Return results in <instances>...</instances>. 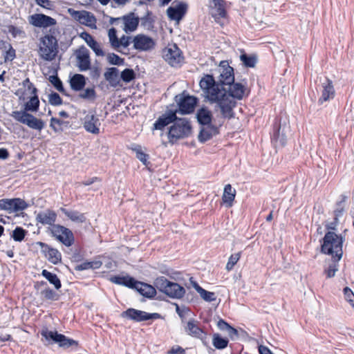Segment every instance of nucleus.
<instances>
[{"instance_id": "nucleus-1", "label": "nucleus", "mask_w": 354, "mask_h": 354, "mask_svg": "<svg viewBox=\"0 0 354 354\" xmlns=\"http://www.w3.org/2000/svg\"><path fill=\"white\" fill-rule=\"evenodd\" d=\"M199 85L205 98L212 103H216L223 118L230 119L234 117L233 109L236 104L234 99L241 100L243 97L245 85L234 82L220 88L211 75H205L201 80Z\"/></svg>"}, {"instance_id": "nucleus-2", "label": "nucleus", "mask_w": 354, "mask_h": 354, "mask_svg": "<svg viewBox=\"0 0 354 354\" xmlns=\"http://www.w3.org/2000/svg\"><path fill=\"white\" fill-rule=\"evenodd\" d=\"M29 100L24 104V109L12 111L10 114L16 121L28 126L29 128L41 131L45 127V122L28 112H37L39 107V100L37 95L28 97Z\"/></svg>"}, {"instance_id": "nucleus-3", "label": "nucleus", "mask_w": 354, "mask_h": 354, "mask_svg": "<svg viewBox=\"0 0 354 354\" xmlns=\"http://www.w3.org/2000/svg\"><path fill=\"white\" fill-rule=\"evenodd\" d=\"M344 238L333 232H328L323 238L321 251L324 254L330 255L332 259L339 261L343 254L342 245Z\"/></svg>"}, {"instance_id": "nucleus-4", "label": "nucleus", "mask_w": 354, "mask_h": 354, "mask_svg": "<svg viewBox=\"0 0 354 354\" xmlns=\"http://www.w3.org/2000/svg\"><path fill=\"white\" fill-rule=\"evenodd\" d=\"M59 52L57 39L51 35H46L39 39L38 54L45 61H53Z\"/></svg>"}, {"instance_id": "nucleus-5", "label": "nucleus", "mask_w": 354, "mask_h": 354, "mask_svg": "<svg viewBox=\"0 0 354 354\" xmlns=\"http://www.w3.org/2000/svg\"><path fill=\"white\" fill-rule=\"evenodd\" d=\"M41 335L44 339L46 343L45 345L56 343L60 348L68 349L69 348H77L78 342L76 340L71 339L63 334L58 333L56 330H49L47 328H43L41 332Z\"/></svg>"}, {"instance_id": "nucleus-6", "label": "nucleus", "mask_w": 354, "mask_h": 354, "mask_svg": "<svg viewBox=\"0 0 354 354\" xmlns=\"http://www.w3.org/2000/svg\"><path fill=\"white\" fill-rule=\"evenodd\" d=\"M192 133V126L187 118H176L168 132L169 142L174 144L180 139L187 138Z\"/></svg>"}, {"instance_id": "nucleus-7", "label": "nucleus", "mask_w": 354, "mask_h": 354, "mask_svg": "<svg viewBox=\"0 0 354 354\" xmlns=\"http://www.w3.org/2000/svg\"><path fill=\"white\" fill-rule=\"evenodd\" d=\"M154 285L160 292L166 294L171 298L180 299L185 293V290L183 287L177 283L169 281L165 277L156 278Z\"/></svg>"}, {"instance_id": "nucleus-8", "label": "nucleus", "mask_w": 354, "mask_h": 354, "mask_svg": "<svg viewBox=\"0 0 354 354\" xmlns=\"http://www.w3.org/2000/svg\"><path fill=\"white\" fill-rule=\"evenodd\" d=\"M175 101L178 106V112L181 114H189L194 111L198 99L183 92L175 96Z\"/></svg>"}, {"instance_id": "nucleus-9", "label": "nucleus", "mask_w": 354, "mask_h": 354, "mask_svg": "<svg viewBox=\"0 0 354 354\" xmlns=\"http://www.w3.org/2000/svg\"><path fill=\"white\" fill-rule=\"evenodd\" d=\"M50 232L55 239L66 247L71 246L75 241L72 231L61 225H54L50 228Z\"/></svg>"}, {"instance_id": "nucleus-10", "label": "nucleus", "mask_w": 354, "mask_h": 354, "mask_svg": "<svg viewBox=\"0 0 354 354\" xmlns=\"http://www.w3.org/2000/svg\"><path fill=\"white\" fill-rule=\"evenodd\" d=\"M219 76L216 84H219L220 88L233 83L234 81V68L230 66L228 61L223 60L218 66Z\"/></svg>"}, {"instance_id": "nucleus-11", "label": "nucleus", "mask_w": 354, "mask_h": 354, "mask_svg": "<svg viewBox=\"0 0 354 354\" xmlns=\"http://www.w3.org/2000/svg\"><path fill=\"white\" fill-rule=\"evenodd\" d=\"M85 115L82 119V122L84 129L91 133L97 135L100 133L101 122L95 111H88L84 112Z\"/></svg>"}, {"instance_id": "nucleus-12", "label": "nucleus", "mask_w": 354, "mask_h": 354, "mask_svg": "<svg viewBox=\"0 0 354 354\" xmlns=\"http://www.w3.org/2000/svg\"><path fill=\"white\" fill-rule=\"evenodd\" d=\"M185 331L188 335L199 339L205 346H207V333L201 328L198 321L190 319L185 326Z\"/></svg>"}, {"instance_id": "nucleus-13", "label": "nucleus", "mask_w": 354, "mask_h": 354, "mask_svg": "<svg viewBox=\"0 0 354 354\" xmlns=\"http://www.w3.org/2000/svg\"><path fill=\"white\" fill-rule=\"evenodd\" d=\"M211 3V15L214 21L223 26L227 21V14L225 9L226 2L224 0H209Z\"/></svg>"}, {"instance_id": "nucleus-14", "label": "nucleus", "mask_w": 354, "mask_h": 354, "mask_svg": "<svg viewBox=\"0 0 354 354\" xmlns=\"http://www.w3.org/2000/svg\"><path fill=\"white\" fill-rule=\"evenodd\" d=\"M162 57L171 66H177L183 62V57L176 44L168 45L162 50Z\"/></svg>"}, {"instance_id": "nucleus-15", "label": "nucleus", "mask_w": 354, "mask_h": 354, "mask_svg": "<svg viewBox=\"0 0 354 354\" xmlns=\"http://www.w3.org/2000/svg\"><path fill=\"white\" fill-rule=\"evenodd\" d=\"M121 317L136 322H140L149 319H158L160 317V315L158 313H148L142 310L131 308L123 311L121 313Z\"/></svg>"}, {"instance_id": "nucleus-16", "label": "nucleus", "mask_w": 354, "mask_h": 354, "mask_svg": "<svg viewBox=\"0 0 354 354\" xmlns=\"http://www.w3.org/2000/svg\"><path fill=\"white\" fill-rule=\"evenodd\" d=\"M133 47L135 50L140 52H149L153 50L156 47L155 40L146 35L138 34L133 37Z\"/></svg>"}, {"instance_id": "nucleus-17", "label": "nucleus", "mask_w": 354, "mask_h": 354, "mask_svg": "<svg viewBox=\"0 0 354 354\" xmlns=\"http://www.w3.org/2000/svg\"><path fill=\"white\" fill-rule=\"evenodd\" d=\"M321 84L319 85L318 91L321 96L318 100L319 104H323L325 102L333 100L335 95V91L332 80L325 77L320 80Z\"/></svg>"}, {"instance_id": "nucleus-18", "label": "nucleus", "mask_w": 354, "mask_h": 354, "mask_svg": "<svg viewBox=\"0 0 354 354\" xmlns=\"http://www.w3.org/2000/svg\"><path fill=\"white\" fill-rule=\"evenodd\" d=\"M27 207V203L19 198H3L0 200V209L5 210L8 213L22 211L26 209Z\"/></svg>"}, {"instance_id": "nucleus-19", "label": "nucleus", "mask_w": 354, "mask_h": 354, "mask_svg": "<svg viewBox=\"0 0 354 354\" xmlns=\"http://www.w3.org/2000/svg\"><path fill=\"white\" fill-rule=\"evenodd\" d=\"M187 8L185 2L174 1L167 10V16L171 20L179 22L186 14Z\"/></svg>"}, {"instance_id": "nucleus-20", "label": "nucleus", "mask_w": 354, "mask_h": 354, "mask_svg": "<svg viewBox=\"0 0 354 354\" xmlns=\"http://www.w3.org/2000/svg\"><path fill=\"white\" fill-rule=\"evenodd\" d=\"M68 12L80 24L91 28L95 27L96 19L91 12L86 10L77 11L71 8L68 9Z\"/></svg>"}, {"instance_id": "nucleus-21", "label": "nucleus", "mask_w": 354, "mask_h": 354, "mask_svg": "<svg viewBox=\"0 0 354 354\" xmlns=\"http://www.w3.org/2000/svg\"><path fill=\"white\" fill-rule=\"evenodd\" d=\"M36 245L41 248V252L51 263L57 264L61 261L62 254L57 249L53 248L48 244L41 241L37 242Z\"/></svg>"}, {"instance_id": "nucleus-22", "label": "nucleus", "mask_w": 354, "mask_h": 354, "mask_svg": "<svg viewBox=\"0 0 354 354\" xmlns=\"http://www.w3.org/2000/svg\"><path fill=\"white\" fill-rule=\"evenodd\" d=\"M115 21H117L118 25H121L122 29L126 32L134 31L139 24L138 17H136L133 13H130L122 18H117L115 19Z\"/></svg>"}, {"instance_id": "nucleus-23", "label": "nucleus", "mask_w": 354, "mask_h": 354, "mask_svg": "<svg viewBox=\"0 0 354 354\" xmlns=\"http://www.w3.org/2000/svg\"><path fill=\"white\" fill-rule=\"evenodd\" d=\"M77 66L80 71H86L91 67V59L88 50L84 47H80L75 53Z\"/></svg>"}, {"instance_id": "nucleus-24", "label": "nucleus", "mask_w": 354, "mask_h": 354, "mask_svg": "<svg viewBox=\"0 0 354 354\" xmlns=\"http://www.w3.org/2000/svg\"><path fill=\"white\" fill-rule=\"evenodd\" d=\"M30 24L35 27L47 28L56 24L55 19L44 14H35L30 17Z\"/></svg>"}, {"instance_id": "nucleus-25", "label": "nucleus", "mask_w": 354, "mask_h": 354, "mask_svg": "<svg viewBox=\"0 0 354 354\" xmlns=\"http://www.w3.org/2000/svg\"><path fill=\"white\" fill-rule=\"evenodd\" d=\"M37 88L30 82L29 78H26L22 82L21 87L19 88L16 95L19 96V100H25L28 97L37 95Z\"/></svg>"}, {"instance_id": "nucleus-26", "label": "nucleus", "mask_w": 354, "mask_h": 354, "mask_svg": "<svg viewBox=\"0 0 354 354\" xmlns=\"http://www.w3.org/2000/svg\"><path fill=\"white\" fill-rule=\"evenodd\" d=\"M177 109L175 111L169 110L162 114L154 123V129L161 130L167 125L174 122L177 118Z\"/></svg>"}, {"instance_id": "nucleus-27", "label": "nucleus", "mask_w": 354, "mask_h": 354, "mask_svg": "<svg viewBox=\"0 0 354 354\" xmlns=\"http://www.w3.org/2000/svg\"><path fill=\"white\" fill-rule=\"evenodd\" d=\"M286 127H281L280 124L274 127V131L272 136V141L276 147H283L287 142Z\"/></svg>"}, {"instance_id": "nucleus-28", "label": "nucleus", "mask_w": 354, "mask_h": 354, "mask_svg": "<svg viewBox=\"0 0 354 354\" xmlns=\"http://www.w3.org/2000/svg\"><path fill=\"white\" fill-rule=\"evenodd\" d=\"M134 285L133 286V289H136L140 295L144 297L151 298L156 295V290L155 288L147 283L140 282L135 280Z\"/></svg>"}, {"instance_id": "nucleus-29", "label": "nucleus", "mask_w": 354, "mask_h": 354, "mask_svg": "<svg viewBox=\"0 0 354 354\" xmlns=\"http://www.w3.org/2000/svg\"><path fill=\"white\" fill-rule=\"evenodd\" d=\"M57 214L54 211L47 209L39 212L36 216V221L42 225H49L52 227L56 221Z\"/></svg>"}, {"instance_id": "nucleus-30", "label": "nucleus", "mask_w": 354, "mask_h": 354, "mask_svg": "<svg viewBox=\"0 0 354 354\" xmlns=\"http://www.w3.org/2000/svg\"><path fill=\"white\" fill-rule=\"evenodd\" d=\"M203 126L198 135V140L202 142L209 140L218 133V127L212 123Z\"/></svg>"}, {"instance_id": "nucleus-31", "label": "nucleus", "mask_w": 354, "mask_h": 354, "mask_svg": "<svg viewBox=\"0 0 354 354\" xmlns=\"http://www.w3.org/2000/svg\"><path fill=\"white\" fill-rule=\"evenodd\" d=\"M105 80L113 87H116L120 84L119 70L115 67L107 68L104 74Z\"/></svg>"}, {"instance_id": "nucleus-32", "label": "nucleus", "mask_w": 354, "mask_h": 354, "mask_svg": "<svg viewBox=\"0 0 354 354\" xmlns=\"http://www.w3.org/2000/svg\"><path fill=\"white\" fill-rule=\"evenodd\" d=\"M196 118L198 123L201 125H206L212 123V113L206 107L199 109L196 113Z\"/></svg>"}, {"instance_id": "nucleus-33", "label": "nucleus", "mask_w": 354, "mask_h": 354, "mask_svg": "<svg viewBox=\"0 0 354 354\" xmlns=\"http://www.w3.org/2000/svg\"><path fill=\"white\" fill-rule=\"evenodd\" d=\"M235 196V189L232 188L230 184L226 185L224 187L222 200L227 207H230L232 206Z\"/></svg>"}, {"instance_id": "nucleus-34", "label": "nucleus", "mask_w": 354, "mask_h": 354, "mask_svg": "<svg viewBox=\"0 0 354 354\" xmlns=\"http://www.w3.org/2000/svg\"><path fill=\"white\" fill-rule=\"evenodd\" d=\"M71 88L75 91H81L86 85V79L83 75L75 74L70 80Z\"/></svg>"}, {"instance_id": "nucleus-35", "label": "nucleus", "mask_w": 354, "mask_h": 354, "mask_svg": "<svg viewBox=\"0 0 354 354\" xmlns=\"http://www.w3.org/2000/svg\"><path fill=\"white\" fill-rule=\"evenodd\" d=\"M60 210L64 213L70 220L73 222L82 223L86 220L84 214L80 213L77 211L68 210L65 208H61Z\"/></svg>"}, {"instance_id": "nucleus-36", "label": "nucleus", "mask_w": 354, "mask_h": 354, "mask_svg": "<svg viewBox=\"0 0 354 354\" xmlns=\"http://www.w3.org/2000/svg\"><path fill=\"white\" fill-rule=\"evenodd\" d=\"M109 280L113 283L132 288L136 279L129 276H113Z\"/></svg>"}, {"instance_id": "nucleus-37", "label": "nucleus", "mask_w": 354, "mask_h": 354, "mask_svg": "<svg viewBox=\"0 0 354 354\" xmlns=\"http://www.w3.org/2000/svg\"><path fill=\"white\" fill-rule=\"evenodd\" d=\"M41 274L49 281V283L53 284L57 290H59L62 287L61 281L57 274H53L47 270H43Z\"/></svg>"}, {"instance_id": "nucleus-38", "label": "nucleus", "mask_w": 354, "mask_h": 354, "mask_svg": "<svg viewBox=\"0 0 354 354\" xmlns=\"http://www.w3.org/2000/svg\"><path fill=\"white\" fill-rule=\"evenodd\" d=\"M78 97L81 99L93 102L96 98V92L93 88H86L78 94Z\"/></svg>"}, {"instance_id": "nucleus-39", "label": "nucleus", "mask_w": 354, "mask_h": 354, "mask_svg": "<svg viewBox=\"0 0 354 354\" xmlns=\"http://www.w3.org/2000/svg\"><path fill=\"white\" fill-rule=\"evenodd\" d=\"M212 344L217 349H223L227 346L228 339L221 337L218 334L213 335Z\"/></svg>"}, {"instance_id": "nucleus-40", "label": "nucleus", "mask_w": 354, "mask_h": 354, "mask_svg": "<svg viewBox=\"0 0 354 354\" xmlns=\"http://www.w3.org/2000/svg\"><path fill=\"white\" fill-rule=\"evenodd\" d=\"M136 77L135 72L131 68H125L122 71L120 80L121 79L124 82H130Z\"/></svg>"}, {"instance_id": "nucleus-41", "label": "nucleus", "mask_w": 354, "mask_h": 354, "mask_svg": "<svg viewBox=\"0 0 354 354\" xmlns=\"http://www.w3.org/2000/svg\"><path fill=\"white\" fill-rule=\"evenodd\" d=\"M240 59L246 67H254L257 63V59L254 56H249L246 54L241 55Z\"/></svg>"}, {"instance_id": "nucleus-42", "label": "nucleus", "mask_w": 354, "mask_h": 354, "mask_svg": "<svg viewBox=\"0 0 354 354\" xmlns=\"http://www.w3.org/2000/svg\"><path fill=\"white\" fill-rule=\"evenodd\" d=\"M27 232L21 227H17L12 234V237L15 241L21 242L25 237Z\"/></svg>"}, {"instance_id": "nucleus-43", "label": "nucleus", "mask_w": 354, "mask_h": 354, "mask_svg": "<svg viewBox=\"0 0 354 354\" xmlns=\"http://www.w3.org/2000/svg\"><path fill=\"white\" fill-rule=\"evenodd\" d=\"M106 58L109 63L112 65L121 66L124 63V59L121 58L115 53H108Z\"/></svg>"}, {"instance_id": "nucleus-44", "label": "nucleus", "mask_w": 354, "mask_h": 354, "mask_svg": "<svg viewBox=\"0 0 354 354\" xmlns=\"http://www.w3.org/2000/svg\"><path fill=\"white\" fill-rule=\"evenodd\" d=\"M67 122L63 121V120H61L58 118H52L50 119V127L55 131V132H59V131H63V128H62V125L64 124H66Z\"/></svg>"}, {"instance_id": "nucleus-45", "label": "nucleus", "mask_w": 354, "mask_h": 354, "mask_svg": "<svg viewBox=\"0 0 354 354\" xmlns=\"http://www.w3.org/2000/svg\"><path fill=\"white\" fill-rule=\"evenodd\" d=\"M108 36L111 46L114 49H117L119 39L117 37L116 30L114 28L109 29Z\"/></svg>"}, {"instance_id": "nucleus-46", "label": "nucleus", "mask_w": 354, "mask_h": 354, "mask_svg": "<svg viewBox=\"0 0 354 354\" xmlns=\"http://www.w3.org/2000/svg\"><path fill=\"white\" fill-rule=\"evenodd\" d=\"M41 295L48 300L55 301L58 299L57 294L52 289L47 288L41 291Z\"/></svg>"}, {"instance_id": "nucleus-47", "label": "nucleus", "mask_w": 354, "mask_h": 354, "mask_svg": "<svg viewBox=\"0 0 354 354\" xmlns=\"http://www.w3.org/2000/svg\"><path fill=\"white\" fill-rule=\"evenodd\" d=\"M241 252H237L232 254L228 259V261L226 264V270L230 271L233 269L234 266L236 264L238 261L240 259Z\"/></svg>"}, {"instance_id": "nucleus-48", "label": "nucleus", "mask_w": 354, "mask_h": 354, "mask_svg": "<svg viewBox=\"0 0 354 354\" xmlns=\"http://www.w3.org/2000/svg\"><path fill=\"white\" fill-rule=\"evenodd\" d=\"M333 262L329 265L328 268L325 269L324 272L326 274L328 278H331L335 276V272L338 270V264L337 262L339 261H336L335 259H333Z\"/></svg>"}, {"instance_id": "nucleus-49", "label": "nucleus", "mask_w": 354, "mask_h": 354, "mask_svg": "<svg viewBox=\"0 0 354 354\" xmlns=\"http://www.w3.org/2000/svg\"><path fill=\"white\" fill-rule=\"evenodd\" d=\"M49 81L54 86V87L60 93L64 92V88L62 82L57 75H51L49 77Z\"/></svg>"}, {"instance_id": "nucleus-50", "label": "nucleus", "mask_w": 354, "mask_h": 354, "mask_svg": "<svg viewBox=\"0 0 354 354\" xmlns=\"http://www.w3.org/2000/svg\"><path fill=\"white\" fill-rule=\"evenodd\" d=\"M133 151H135L136 153V158L140 160L144 165H147L149 156L141 150L140 146H136L135 148H133Z\"/></svg>"}, {"instance_id": "nucleus-51", "label": "nucleus", "mask_w": 354, "mask_h": 354, "mask_svg": "<svg viewBox=\"0 0 354 354\" xmlns=\"http://www.w3.org/2000/svg\"><path fill=\"white\" fill-rule=\"evenodd\" d=\"M133 37L129 36H125L123 35L120 39L118 40V44L116 50L121 52V50H119L120 47L122 48H127L128 47L130 44L132 43Z\"/></svg>"}, {"instance_id": "nucleus-52", "label": "nucleus", "mask_w": 354, "mask_h": 354, "mask_svg": "<svg viewBox=\"0 0 354 354\" xmlns=\"http://www.w3.org/2000/svg\"><path fill=\"white\" fill-rule=\"evenodd\" d=\"M48 102L51 105L58 106L62 104V100L59 95L53 92L48 95Z\"/></svg>"}, {"instance_id": "nucleus-53", "label": "nucleus", "mask_w": 354, "mask_h": 354, "mask_svg": "<svg viewBox=\"0 0 354 354\" xmlns=\"http://www.w3.org/2000/svg\"><path fill=\"white\" fill-rule=\"evenodd\" d=\"M199 295L206 301L211 302L216 300L215 294L212 292H209L205 289H203L199 292Z\"/></svg>"}, {"instance_id": "nucleus-54", "label": "nucleus", "mask_w": 354, "mask_h": 354, "mask_svg": "<svg viewBox=\"0 0 354 354\" xmlns=\"http://www.w3.org/2000/svg\"><path fill=\"white\" fill-rule=\"evenodd\" d=\"M343 291L345 299L351 306L354 307V293L353 291L348 287L344 288Z\"/></svg>"}, {"instance_id": "nucleus-55", "label": "nucleus", "mask_w": 354, "mask_h": 354, "mask_svg": "<svg viewBox=\"0 0 354 354\" xmlns=\"http://www.w3.org/2000/svg\"><path fill=\"white\" fill-rule=\"evenodd\" d=\"M89 47L93 50L97 56L103 57L105 55V53L103 51L100 44H99L97 41L95 40Z\"/></svg>"}, {"instance_id": "nucleus-56", "label": "nucleus", "mask_w": 354, "mask_h": 354, "mask_svg": "<svg viewBox=\"0 0 354 354\" xmlns=\"http://www.w3.org/2000/svg\"><path fill=\"white\" fill-rule=\"evenodd\" d=\"M15 50L9 44V48L6 50L4 56L5 61H12L15 59Z\"/></svg>"}, {"instance_id": "nucleus-57", "label": "nucleus", "mask_w": 354, "mask_h": 354, "mask_svg": "<svg viewBox=\"0 0 354 354\" xmlns=\"http://www.w3.org/2000/svg\"><path fill=\"white\" fill-rule=\"evenodd\" d=\"M81 37L86 41L88 46L95 41L93 37L88 32H82Z\"/></svg>"}, {"instance_id": "nucleus-58", "label": "nucleus", "mask_w": 354, "mask_h": 354, "mask_svg": "<svg viewBox=\"0 0 354 354\" xmlns=\"http://www.w3.org/2000/svg\"><path fill=\"white\" fill-rule=\"evenodd\" d=\"M218 328L221 330H226L230 328V325L227 323L225 320L221 319L217 322Z\"/></svg>"}, {"instance_id": "nucleus-59", "label": "nucleus", "mask_w": 354, "mask_h": 354, "mask_svg": "<svg viewBox=\"0 0 354 354\" xmlns=\"http://www.w3.org/2000/svg\"><path fill=\"white\" fill-rule=\"evenodd\" d=\"M75 269L77 270H88V269H91V263L90 261H86V262H83L79 265H77L75 268Z\"/></svg>"}, {"instance_id": "nucleus-60", "label": "nucleus", "mask_w": 354, "mask_h": 354, "mask_svg": "<svg viewBox=\"0 0 354 354\" xmlns=\"http://www.w3.org/2000/svg\"><path fill=\"white\" fill-rule=\"evenodd\" d=\"M227 332L228 333V335L230 337V338L232 339H234V338L237 337L239 335L238 330L231 326L227 330Z\"/></svg>"}, {"instance_id": "nucleus-61", "label": "nucleus", "mask_w": 354, "mask_h": 354, "mask_svg": "<svg viewBox=\"0 0 354 354\" xmlns=\"http://www.w3.org/2000/svg\"><path fill=\"white\" fill-rule=\"evenodd\" d=\"M185 350L180 346L173 347L169 352L170 354H185Z\"/></svg>"}, {"instance_id": "nucleus-62", "label": "nucleus", "mask_w": 354, "mask_h": 354, "mask_svg": "<svg viewBox=\"0 0 354 354\" xmlns=\"http://www.w3.org/2000/svg\"><path fill=\"white\" fill-rule=\"evenodd\" d=\"M259 352L260 354H273L268 347L262 345L259 346Z\"/></svg>"}, {"instance_id": "nucleus-63", "label": "nucleus", "mask_w": 354, "mask_h": 354, "mask_svg": "<svg viewBox=\"0 0 354 354\" xmlns=\"http://www.w3.org/2000/svg\"><path fill=\"white\" fill-rule=\"evenodd\" d=\"M9 153L6 149H0V159L6 160L8 158Z\"/></svg>"}, {"instance_id": "nucleus-64", "label": "nucleus", "mask_w": 354, "mask_h": 354, "mask_svg": "<svg viewBox=\"0 0 354 354\" xmlns=\"http://www.w3.org/2000/svg\"><path fill=\"white\" fill-rule=\"evenodd\" d=\"M91 269H98L101 267L102 263L100 261H90Z\"/></svg>"}]
</instances>
